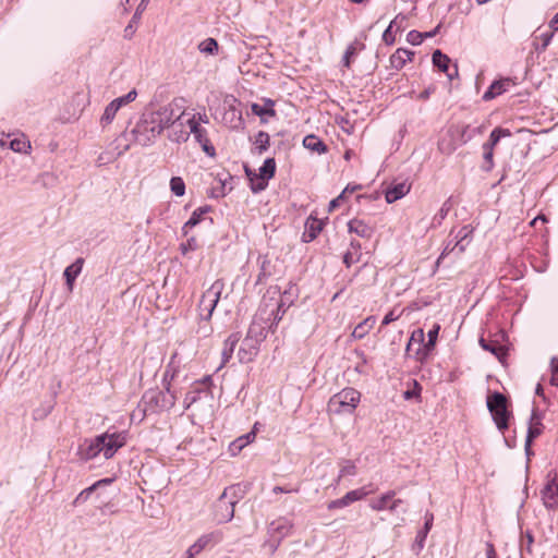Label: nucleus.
Segmentation results:
<instances>
[{"label":"nucleus","mask_w":558,"mask_h":558,"mask_svg":"<svg viewBox=\"0 0 558 558\" xmlns=\"http://www.w3.org/2000/svg\"><path fill=\"white\" fill-rule=\"evenodd\" d=\"M126 432H106L96 436L94 439L85 440L80 446V454L85 460H90L104 454L105 459H110L114 453L126 444Z\"/></svg>","instance_id":"obj_1"},{"label":"nucleus","mask_w":558,"mask_h":558,"mask_svg":"<svg viewBox=\"0 0 558 558\" xmlns=\"http://www.w3.org/2000/svg\"><path fill=\"white\" fill-rule=\"evenodd\" d=\"M181 101L182 99H173L171 102L160 106L156 110L145 111L140 120L160 135L166 129H169L170 125L174 124L185 116L184 110L178 113L182 108Z\"/></svg>","instance_id":"obj_2"},{"label":"nucleus","mask_w":558,"mask_h":558,"mask_svg":"<svg viewBox=\"0 0 558 558\" xmlns=\"http://www.w3.org/2000/svg\"><path fill=\"white\" fill-rule=\"evenodd\" d=\"M177 396L175 391L172 390V386L168 384L165 390L149 389L147 390L140 402L143 414L159 413L168 411L175 404Z\"/></svg>","instance_id":"obj_3"},{"label":"nucleus","mask_w":558,"mask_h":558,"mask_svg":"<svg viewBox=\"0 0 558 558\" xmlns=\"http://www.w3.org/2000/svg\"><path fill=\"white\" fill-rule=\"evenodd\" d=\"M487 409L490 412L493 420L500 432H504L509 426V418L511 412L508 409L507 397L498 391L487 396Z\"/></svg>","instance_id":"obj_4"},{"label":"nucleus","mask_w":558,"mask_h":558,"mask_svg":"<svg viewBox=\"0 0 558 558\" xmlns=\"http://www.w3.org/2000/svg\"><path fill=\"white\" fill-rule=\"evenodd\" d=\"M361 393L353 388H345L342 391L332 396L328 402L330 412L352 413L360 402Z\"/></svg>","instance_id":"obj_5"},{"label":"nucleus","mask_w":558,"mask_h":558,"mask_svg":"<svg viewBox=\"0 0 558 558\" xmlns=\"http://www.w3.org/2000/svg\"><path fill=\"white\" fill-rule=\"evenodd\" d=\"M222 288L223 283L217 280L203 293L198 305L202 320L209 322L220 299Z\"/></svg>","instance_id":"obj_6"},{"label":"nucleus","mask_w":558,"mask_h":558,"mask_svg":"<svg viewBox=\"0 0 558 558\" xmlns=\"http://www.w3.org/2000/svg\"><path fill=\"white\" fill-rule=\"evenodd\" d=\"M246 174L251 180V190L254 193L264 191L267 187L268 180H270L276 172V161L274 158H267L262 167L258 169L259 173L252 177V172L246 169Z\"/></svg>","instance_id":"obj_7"},{"label":"nucleus","mask_w":558,"mask_h":558,"mask_svg":"<svg viewBox=\"0 0 558 558\" xmlns=\"http://www.w3.org/2000/svg\"><path fill=\"white\" fill-rule=\"evenodd\" d=\"M136 97H137V92H136V89L133 88L126 95L118 97V98L113 99L111 102H109L106 106L102 116L100 117V125L102 128H106L107 125L111 124L112 121L114 120L119 109L121 107L134 101L136 99Z\"/></svg>","instance_id":"obj_8"},{"label":"nucleus","mask_w":558,"mask_h":558,"mask_svg":"<svg viewBox=\"0 0 558 558\" xmlns=\"http://www.w3.org/2000/svg\"><path fill=\"white\" fill-rule=\"evenodd\" d=\"M223 539V533L219 530L201 535L186 550V558H195L207 547H213Z\"/></svg>","instance_id":"obj_9"},{"label":"nucleus","mask_w":558,"mask_h":558,"mask_svg":"<svg viewBox=\"0 0 558 558\" xmlns=\"http://www.w3.org/2000/svg\"><path fill=\"white\" fill-rule=\"evenodd\" d=\"M186 124L189 125V133L193 134L195 141L201 145L203 151L209 156L215 157L216 156V149L211 145L207 130L201 125H198V122L196 121V117L192 116L186 120Z\"/></svg>","instance_id":"obj_10"},{"label":"nucleus","mask_w":558,"mask_h":558,"mask_svg":"<svg viewBox=\"0 0 558 558\" xmlns=\"http://www.w3.org/2000/svg\"><path fill=\"white\" fill-rule=\"evenodd\" d=\"M268 314L269 313H266L264 310H257L246 333L250 339H255L259 342L266 339L267 331L269 330Z\"/></svg>","instance_id":"obj_11"},{"label":"nucleus","mask_w":558,"mask_h":558,"mask_svg":"<svg viewBox=\"0 0 558 558\" xmlns=\"http://www.w3.org/2000/svg\"><path fill=\"white\" fill-rule=\"evenodd\" d=\"M245 489L240 485H231L222 492V497L228 499L226 511L221 512L222 521H231L234 517L235 505L244 497Z\"/></svg>","instance_id":"obj_12"},{"label":"nucleus","mask_w":558,"mask_h":558,"mask_svg":"<svg viewBox=\"0 0 558 558\" xmlns=\"http://www.w3.org/2000/svg\"><path fill=\"white\" fill-rule=\"evenodd\" d=\"M293 523L287 518H278L271 521L267 527V535L282 542L292 532Z\"/></svg>","instance_id":"obj_13"},{"label":"nucleus","mask_w":558,"mask_h":558,"mask_svg":"<svg viewBox=\"0 0 558 558\" xmlns=\"http://www.w3.org/2000/svg\"><path fill=\"white\" fill-rule=\"evenodd\" d=\"M432 61L435 68L446 73L447 77L452 81L458 76V65L453 64L450 66V58L442 53L439 49L435 50L432 56Z\"/></svg>","instance_id":"obj_14"},{"label":"nucleus","mask_w":558,"mask_h":558,"mask_svg":"<svg viewBox=\"0 0 558 558\" xmlns=\"http://www.w3.org/2000/svg\"><path fill=\"white\" fill-rule=\"evenodd\" d=\"M132 134L134 140L141 146H149L159 136L156 131H153L147 124H145L142 120H138L134 129L132 130Z\"/></svg>","instance_id":"obj_15"},{"label":"nucleus","mask_w":558,"mask_h":558,"mask_svg":"<svg viewBox=\"0 0 558 558\" xmlns=\"http://www.w3.org/2000/svg\"><path fill=\"white\" fill-rule=\"evenodd\" d=\"M262 342L250 339V337H245L240 345L238 355L241 363H248L254 360V357L259 352V345Z\"/></svg>","instance_id":"obj_16"},{"label":"nucleus","mask_w":558,"mask_h":558,"mask_svg":"<svg viewBox=\"0 0 558 558\" xmlns=\"http://www.w3.org/2000/svg\"><path fill=\"white\" fill-rule=\"evenodd\" d=\"M258 310H264L266 313H269L267 315V318H269V330H272L274 327L278 325V323L282 319V316L286 313V306L282 302L280 303H263Z\"/></svg>","instance_id":"obj_17"},{"label":"nucleus","mask_w":558,"mask_h":558,"mask_svg":"<svg viewBox=\"0 0 558 558\" xmlns=\"http://www.w3.org/2000/svg\"><path fill=\"white\" fill-rule=\"evenodd\" d=\"M514 83L510 77H502L500 80L494 81L487 90L484 93L482 99L484 101H490L495 99L497 96L502 95L506 93L509 88V86L513 85Z\"/></svg>","instance_id":"obj_18"},{"label":"nucleus","mask_w":558,"mask_h":558,"mask_svg":"<svg viewBox=\"0 0 558 558\" xmlns=\"http://www.w3.org/2000/svg\"><path fill=\"white\" fill-rule=\"evenodd\" d=\"M366 495L367 493L364 490V488L350 490L343 497L330 501L328 504V509L333 510L344 508L354 501L363 499Z\"/></svg>","instance_id":"obj_19"},{"label":"nucleus","mask_w":558,"mask_h":558,"mask_svg":"<svg viewBox=\"0 0 558 558\" xmlns=\"http://www.w3.org/2000/svg\"><path fill=\"white\" fill-rule=\"evenodd\" d=\"M439 325H435L427 333L428 336V340L427 342H425V344H423V347H420L415 350V359L416 361H420V362H424L429 353L432 352V350L434 349L435 344H436V341H437V338H438V332H439Z\"/></svg>","instance_id":"obj_20"},{"label":"nucleus","mask_w":558,"mask_h":558,"mask_svg":"<svg viewBox=\"0 0 558 558\" xmlns=\"http://www.w3.org/2000/svg\"><path fill=\"white\" fill-rule=\"evenodd\" d=\"M557 496H558V483L556 480L549 481L545 487L542 489V499L544 506L547 509H555L557 506Z\"/></svg>","instance_id":"obj_21"},{"label":"nucleus","mask_w":558,"mask_h":558,"mask_svg":"<svg viewBox=\"0 0 558 558\" xmlns=\"http://www.w3.org/2000/svg\"><path fill=\"white\" fill-rule=\"evenodd\" d=\"M304 227L305 229L302 234V240L303 242L308 243L314 241L323 230V221L311 216L307 218Z\"/></svg>","instance_id":"obj_22"},{"label":"nucleus","mask_w":558,"mask_h":558,"mask_svg":"<svg viewBox=\"0 0 558 558\" xmlns=\"http://www.w3.org/2000/svg\"><path fill=\"white\" fill-rule=\"evenodd\" d=\"M411 185L407 182H399L388 187L385 192V198L388 204L395 203L410 192Z\"/></svg>","instance_id":"obj_23"},{"label":"nucleus","mask_w":558,"mask_h":558,"mask_svg":"<svg viewBox=\"0 0 558 558\" xmlns=\"http://www.w3.org/2000/svg\"><path fill=\"white\" fill-rule=\"evenodd\" d=\"M348 230L350 233H355L363 239H369L374 233V230L369 225L357 218L351 219L348 222Z\"/></svg>","instance_id":"obj_24"},{"label":"nucleus","mask_w":558,"mask_h":558,"mask_svg":"<svg viewBox=\"0 0 558 558\" xmlns=\"http://www.w3.org/2000/svg\"><path fill=\"white\" fill-rule=\"evenodd\" d=\"M112 483V478H102L94 483L92 486L83 489L73 500V506H78L86 502L93 493H95L99 487L107 486Z\"/></svg>","instance_id":"obj_25"},{"label":"nucleus","mask_w":558,"mask_h":558,"mask_svg":"<svg viewBox=\"0 0 558 558\" xmlns=\"http://www.w3.org/2000/svg\"><path fill=\"white\" fill-rule=\"evenodd\" d=\"M83 265L84 259L82 257H78L73 264H71L64 269L63 276L65 278V282L70 291L73 290L74 281L81 274Z\"/></svg>","instance_id":"obj_26"},{"label":"nucleus","mask_w":558,"mask_h":558,"mask_svg":"<svg viewBox=\"0 0 558 558\" xmlns=\"http://www.w3.org/2000/svg\"><path fill=\"white\" fill-rule=\"evenodd\" d=\"M362 246L361 243L356 240H352L350 242L348 251L343 255V263L349 268L353 264H356L361 260L362 257Z\"/></svg>","instance_id":"obj_27"},{"label":"nucleus","mask_w":558,"mask_h":558,"mask_svg":"<svg viewBox=\"0 0 558 558\" xmlns=\"http://www.w3.org/2000/svg\"><path fill=\"white\" fill-rule=\"evenodd\" d=\"M544 425L541 422V417L537 412L533 410L530 426L527 428V447L532 446V442L535 438H537L543 432Z\"/></svg>","instance_id":"obj_28"},{"label":"nucleus","mask_w":558,"mask_h":558,"mask_svg":"<svg viewBox=\"0 0 558 558\" xmlns=\"http://www.w3.org/2000/svg\"><path fill=\"white\" fill-rule=\"evenodd\" d=\"M414 52L404 48H399L390 57V65L396 70L402 69L408 61L412 60Z\"/></svg>","instance_id":"obj_29"},{"label":"nucleus","mask_w":558,"mask_h":558,"mask_svg":"<svg viewBox=\"0 0 558 558\" xmlns=\"http://www.w3.org/2000/svg\"><path fill=\"white\" fill-rule=\"evenodd\" d=\"M171 130L168 133V138L174 143H184L189 140L190 133L184 129V123L181 121H177L174 124L170 125Z\"/></svg>","instance_id":"obj_30"},{"label":"nucleus","mask_w":558,"mask_h":558,"mask_svg":"<svg viewBox=\"0 0 558 558\" xmlns=\"http://www.w3.org/2000/svg\"><path fill=\"white\" fill-rule=\"evenodd\" d=\"M210 210H211V207L208 205L196 208L192 213L190 219L184 223V226L182 228L183 233L187 234L189 230L194 228L195 226H197L202 221L204 216L206 214H208Z\"/></svg>","instance_id":"obj_31"},{"label":"nucleus","mask_w":558,"mask_h":558,"mask_svg":"<svg viewBox=\"0 0 558 558\" xmlns=\"http://www.w3.org/2000/svg\"><path fill=\"white\" fill-rule=\"evenodd\" d=\"M433 519H434L433 514H429L426 518L424 527L422 530H420L416 534L415 543L413 545V549L416 551V554H418L425 546V541H426L427 534L430 531L432 525H433Z\"/></svg>","instance_id":"obj_32"},{"label":"nucleus","mask_w":558,"mask_h":558,"mask_svg":"<svg viewBox=\"0 0 558 558\" xmlns=\"http://www.w3.org/2000/svg\"><path fill=\"white\" fill-rule=\"evenodd\" d=\"M240 339H241V336L239 332L232 333L226 339L223 349L221 352L222 364L228 363L229 360L232 357L233 351H234L236 344L239 343Z\"/></svg>","instance_id":"obj_33"},{"label":"nucleus","mask_w":558,"mask_h":558,"mask_svg":"<svg viewBox=\"0 0 558 558\" xmlns=\"http://www.w3.org/2000/svg\"><path fill=\"white\" fill-rule=\"evenodd\" d=\"M303 145L308 150H312V151H315L318 154H324L327 151L326 144L314 134L306 135L303 140Z\"/></svg>","instance_id":"obj_34"},{"label":"nucleus","mask_w":558,"mask_h":558,"mask_svg":"<svg viewBox=\"0 0 558 558\" xmlns=\"http://www.w3.org/2000/svg\"><path fill=\"white\" fill-rule=\"evenodd\" d=\"M511 136V132L509 129L504 128H495L489 135L487 142L483 144V148H489L494 150V147L499 143L502 137Z\"/></svg>","instance_id":"obj_35"},{"label":"nucleus","mask_w":558,"mask_h":558,"mask_svg":"<svg viewBox=\"0 0 558 558\" xmlns=\"http://www.w3.org/2000/svg\"><path fill=\"white\" fill-rule=\"evenodd\" d=\"M274 101L268 99L264 106L259 104H252L251 110L255 116L260 117L262 119L266 116L274 117L276 111L274 109Z\"/></svg>","instance_id":"obj_36"},{"label":"nucleus","mask_w":558,"mask_h":558,"mask_svg":"<svg viewBox=\"0 0 558 558\" xmlns=\"http://www.w3.org/2000/svg\"><path fill=\"white\" fill-rule=\"evenodd\" d=\"M225 119L230 123L233 129L242 128L244 125L242 112L234 106H230L229 110L225 113Z\"/></svg>","instance_id":"obj_37"},{"label":"nucleus","mask_w":558,"mask_h":558,"mask_svg":"<svg viewBox=\"0 0 558 558\" xmlns=\"http://www.w3.org/2000/svg\"><path fill=\"white\" fill-rule=\"evenodd\" d=\"M269 134L265 131H259L254 138V149L258 155H262L265 153L269 147Z\"/></svg>","instance_id":"obj_38"},{"label":"nucleus","mask_w":558,"mask_h":558,"mask_svg":"<svg viewBox=\"0 0 558 558\" xmlns=\"http://www.w3.org/2000/svg\"><path fill=\"white\" fill-rule=\"evenodd\" d=\"M451 209V203L450 199H447L438 210V213L433 217L432 220V227H438L442 223L445 218L447 217L448 213Z\"/></svg>","instance_id":"obj_39"},{"label":"nucleus","mask_w":558,"mask_h":558,"mask_svg":"<svg viewBox=\"0 0 558 558\" xmlns=\"http://www.w3.org/2000/svg\"><path fill=\"white\" fill-rule=\"evenodd\" d=\"M415 344H417V348L423 347V344H425V336L423 329H416L412 332L410 340L407 344L405 351L409 352Z\"/></svg>","instance_id":"obj_40"},{"label":"nucleus","mask_w":558,"mask_h":558,"mask_svg":"<svg viewBox=\"0 0 558 558\" xmlns=\"http://www.w3.org/2000/svg\"><path fill=\"white\" fill-rule=\"evenodd\" d=\"M202 53L216 54L218 52V43L214 38H207L198 45Z\"/></svg>","instance_id":"obj_41"},{"label":"nucleus","mask_w":558,"mask_h":558,"mask_svg":"<svg viewBox=\"0 0 558 558\" xmlns=\"http://www.w3.org/2000/svg\"><path fill=\"white\" fill-rule=\"evenodd\" d=\"M357 472L355 463L351 460H344L341 463L338 481L344 476H354Z\"/></svg>","instance_id":"obj_42"},{"label":"nucleus","mask_w":558,"mask_h":558,"mask_svg":"<svg viewBox=\"0 0 558 558\" xmlns=\"http://www.w3.org/2000/svg\"><path fill=\"white\" fill-rule=\"evenodd\" d=\"M396 495L395 490H389L386 494H384L376 502L373 504L372 508L377 511H383L387 508L388 501H390Z\"/></svg>","instance_id":"obj_43"},{"label":"nucleus","mask_w":558,"mask_h":558,"mask_svg":"<svg viewBox=\"0 0 558 558\" xmlns=\"http://www.w3.org/2000/svg\"><path fill=\"white\" fill-rule=\"evenodd\" d=\"M171 192L177 196H183L185 193V183L180 177H172L170 180Z\"/></svg>","instance_id":"obj_44"},{"label":"nucleus","mask_w":558,"mask_h":558,"mask_svg":"<svg viewBox=\"0 0 558 558\" xmlns=\"http://www.w3.org/2000/svg\"><path fill=\"white\" fill-rule=\"evenodd\" d=\"M480 344L484 350L489 351L497 357H499L502 354V348L495 342L487 341L484 338H481Z\"/></svg>","instance_id":"obj_45"},{"label":"nucleus","mask_w":558,"mask_h":558,"mask_svg":"<svg viewBox=\"0 0 558 558\" xmlns=\"http://www.w3.org/2000/svg\"><path fill=\"white\" fill-rule=\"evenodd\" d=\"M483 151L484 163L482 168L485 171H490L494 168V150L489 148H483Z\"/></svg>","instance_id":"obj_46"},{"label":"nucleus","mask_w":558,"mask_h":558,"mask_svg":"<svg viewBox=\"0 0 558 558\" xmlns=\"http://www.w3.org/2000/svg\"><path fill=\"white\" fill-rule=\"evenodd\" d=\"M228 506V499L222 497V494L220 495L216 506H215V515L219 523H226L227 521L221 520V512L226 511V507Z\"/></svg>","instance_id":"obj_47"},{"label":"nucleus","mask_w":558,"mask_h":558,"mask_svg":"<svg viewBox=\"0 0 558 558\" xmlns=\"http://www.w3.org/2000/svg\"><path fill=\"white\" fill-rule=\"evenodd\" d=\"M201 392H202V390L198 388H195V389L186 392V395L184 397V401H183L184 408L189 409L193 403H195L199 399Z\"/></svg>","instance_id":"obj_48"},{"label":"nucleus","mask_w":558,"mask_h":558,"mask_svg":"<svg viewBox=\"0 0 558 558\" xmlns=\"http://www.w3.org/2000/svg\"><path fill=\"white\" fill-rule=\"evenodd\" d=\"M407 40L413 46L421 45L424 40V35L421 32L417 31H410L407 35Z\"/></svg>","instance_id":"obj_49"},{"label":"nucleus","mask_w":558,"mask_h":558,"mask_svg":"<svg viewBox=\"0 0 558 558\" xmlns=\"http://www.w3.org/2000/svg\"><path fill=\"white\" fill-rule=\"evenodd\" d=\"M281 542L275 537L268 536V538L264 542L263 547L267 548L270 555H274Z\"/></svg>","instance_id":"obj_50"},{"label":"nucleus","mask_w":558,"mask_h":558,"mask_svg":"<svg viewBox=\"0 0 558 558\" xmlns=\"http://www.w3.org/2000/svg\"><path fill=\"white\" fill-rule=\"evenodd\" d=\"M472 232L473 230L470 226H463L457 232L454 240H471Z\"/></svg>","instance_id":"obj_51"},{"label":"nucleus","mask_w":558,"mask_h":558,"mask_svg":"<svg viewBox=\"0 0 558 558\" xmlns=\"http://www.w3.org/2000/svg\"><path fill=\"white\" fill-rule=\"evenodd\" d=\"M534 542L533 535L531 532H526L522 543H521V550H526L527 553H532V544Z\"/></svg>","instance_id":"obj_52"},{"label":"nucleus","mask_w":558,"mask_h":558,"mask_svg":"<svg viewBox=\"0 0 558 558\" xmlns=\"http://www.w3.org/2000/svg\"><path fill=\"white\" fill-rule=\"evenodd\" d=\"M453 252H456L454 242L452 240H450L444 247L440 256L438 257V259L436 262V265L438 266L446 256H448L449 254H451Z\"/></svg>","instance_id":"obj_53"},{"label":"nucleus","mask_w":558,"mask_h":558,"mask_svg":"<svg viewBox=\"0 0 558 558\" xmlns=\"http://www.w3.org/2000/svg\"><path fill=\"white\" fill-rule=\"evenodd\" d=\"M180 247H181L182 254H184V255L190 251H195L197 248L196 239L194 236L187 239L186 242L182 243Z\"/></svg>","instance_id":"obj_54"},{"label":"nucleus","mask_w":558,"mask_h":558,"mask_svg":"<svg viewBox=\"0 0 558 558\" xmlns=\"http://www.w3.org/2000/svg\"><path fill=\"white\" fill-rule=\"evenodd\" d=\"M395 21H392L389 26L385 29L383 34V40L387 45H392L395 43V36L392 34V27H393Z\"/></svg>","instance_id":"obj_55"},{"label":"nucleus","mask_w":558,"mask_h":558,"mask_svg":"<svg viewBox=\"0 0 558 558\" xmlns=\"http://www.w3.org/2000/svg\"><path fill=\"white\" fill-rule=\"evenodd\" d=\"M211 331L213 328L209 326L208 322L202 320L197 329V333L203 338H207L208 336H210Z\"/></svg>","instance_id":"obj_56"},{"label":"nucleus","mask_w":558,"mask_h":558,"mask_svg":"<svg viewBox=\"0 0 558 558\" xmlns=\"http://www.w3.org/2000/svg\"><path fill=\"white\" fill-rule=\"evenodd\" d=\"M471 240H454V247L457 254H461L465 251L466 246L470 244Z\"/></svg>","instance_id":"obj_57"},{"label":"nucleus","mask_w":558,"mask_h":558,"mask_svg":"<svg viewBox=\"0 0 558 558\" xmlns=\"http://www.w3.org/2000/svg\"><path fill=\"white\" fill-rule=\"evenodd\" d=\"M243 448V441L238 439L232 441L229 446V450L231 451L232 456L238 454Z\"/></svg>","instance_id":"obj_58"},{"label":"nucleus","mask_w":558,"mask_h":558,"mask_svg":"<svg viewBox=\"0 0 558 558\" xmlns=\"http://www.w3.org/2000/svg\"><path fill=\"white\" fill-rule=\"evenodd\" d=\"M270 264L269 260L265 259L262 263L260 272L257 278V282H262L264 278L268 277L270 275L269 271H267V266Z\"/></svg>","instance_id":"obj_59"},{"label":"nucleus","mask_w":558,"mask_h":558,"mask_svg":"<svg viewBox=\"0 0 558 558\" xmlns=\"http://www.w3.org/2000/svg\"><path fill=\"white\" fill-rule=\"evenodd\" d=\"M345 196H347V191H342V192H341V194H340L338 197H336L335 199H332V201L329 203V208H328V210H329V211L335 210V209L339 206L340 202H341L342 199H344V197H345Z\"/></svg>","instance_id":"obj_60"},{"label":"nucleus","mask_w":558,"mask_h":558,"mask_svg":"<svg viewBox=\"0 0 558 558\" xmlns=\"http://www.w3.org/2000/svg\"><path fill=\"white\" fill-rule=\"evenodd\" d=\"M174 376H175V372L174 371H171L170 367H168L166 369V372L163 373V378H162V381H163V388L170 384L171 385V381L174 379Z\"/></svg>","instance_id":"obj_61"},{"label":"nucleus","mask_w":558,"mask_h":558,"mask_svg":"<svg viewBox=\"0 0 558 558\" xmlns=\"http://www.w3.org/2000/svg\"><path fill=\"white\" fill-rule=\"evenodd\" d=\"M354 52H355L354 47L349 46L348 49L345 50L343 59H342L344 66H347V68L350 66V58L354 54Z\"/></svg>","instance_id":"obj_62"},{"label":"nucleus","mask_w":558,"mask_h":558,"mask_svg":"<svg viewBox=\"0 0 558 558\" xmlns=\"http://www.w3.org/2000/svg\"><path fill=\"white\" fill-rule=\"evenodd\" d=\"M553 37H554V32H545L541 35V38L543 41V45H542L543 49L547 48V46L550 44Z\"/></svg>","instance_id":"obj_63"},{"label":"nucleus","mask_w":558,"mask_h":558,"mask_svg":"<svg viewBox=\"0 0 558 558\" xmlns=\"http://www.w3.org/2000/svg\"><path fill=\"white\" fill-rule=\"evenodd\" d=\"M26 147V143L24 141H21V140H13L11 142V148L14 150V151H23Z\"/></svg>","instance_id":"obj_64"}]
</instances>
